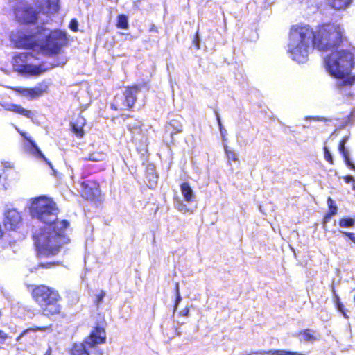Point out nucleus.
Here are the masks:
<instances>
[{
    "instance_id": "f257e3e1",
    "label": "nucleus",
    "mask_w": 355,
    "mask_h": 355,
    "mask_svg": "<svg viewBox=\"0 0 355 355\" xmlns=\"http://www.w3.org/2000/svg\"><path fill=\"white\" fill-rule=\"evenodd\" d=\"M288 52L293 60L304 62L311 46L321 52L330 51L325 58V67L336 78L347 76L354 67V55L349 49L338 48L347 41L345 31L340 24L326 21L319 24L315 30L309 25L296 24L289 32Z\"/></svg>"
},
{
    "instance_id": "f03ea898",
    "label": "nucleus",
    "mask_w": 355,
    "mask_h": 355,
    "mask_svg": "<svg viewBox=\"0 0 355 355\" xmlns=\"http://www.w3.org/2000/svg\"><path fill=\"white\" fill-rule=\"evenodd\" d=\"M69 223H42L33 233V240L40 257L54 256L69 242Z\"/></svg>"
},
{
    "instance_id": "7ed1b4c3",
    "label": "nucleus",
    "mask_w": 355,
    "mask_h": 355,
    "mask_svg": "<svg viewBox=\"0 0 355 355\" xmlns=\"http://www.w3.org/2000/svg\"><path fill=\"white\" fill-rule=\"evenodd\" d=\"M29 213L33 218L40 222H67L65 219L59 221L58 216L60 209L57 204L46 196H38L31 201Z\"/></svg>"
},
{
    "instance_id": "20e7f679",
    "label": "nucleus",
    "mask_w": 355,
    "mask_h": 355,
    "mask_svg": "<svg viewBox=\"0 0 355 355\" xmlns=\"http://www.w3.org/2000/svg\"><path fill=\"white\" fill-rule=\"evenodd\" d=\"M33 296L45 315H55L60 313L61 306L59 302L61 297L57 291L40 285L33 291Z\"/></svg>"
},
{
    "instance_id": "39448f33",
    "label": "nucleus",
    "mask_w": 355,
    "mask_h": 355,
    "mask_svg": "<svg viewBox=\"0 0 355 355\" xmlns=\"http://www.w3.org/2000/svg\"><path fill=\"white\" fill-rule=\"evenodd\" d=\"M41 37L39 51L50 57L60 54L69 43L67 33L59 29L52 30L48 34L42 32Z\"/></svg>"
},
{
    "instance_id": "423d86ee",
    "label": "nucleus",
    "mask_w": 355,
    "mask_h": 355,
    "mask_svg": "<svg viewBox=\"0 0 355 355\" xmlns=\"http://www.w3.org/2000/svg\"><path fill=\"white\" fill-rule=\"evenodd\" d=\"M140 89L141 86L137 84L126 87L121 95L114 96L110 108L114 111H133Z\"/></svg>"
},
{
    "instance_id": "0eeeda50",
    "label": "nucleus",
    "mask_w": 355,
    "mask_h": 355,
    "mask_svg": "<svg viewBox=\"0 0 355 355\" xmlns=\"http://www.w3.org/2000/svg\"><path fill=\"white\" fill-rule=\"evenodd\" d=\"M46 29L43 27H39L37 31L32 33L28 31H18L12 36V41L15 46L24 49H40V43L42 40L41 35L42 32H46Z\"/></svg>"
},
{
    "instance_id": "6e6552de",
    "label": "nucleus",
    "mask_w": 355,
    "mask_h": 355,
    "mask_svg": "<svg viewBox=\"0 0 355 355\" xmlns=\"http://www.w3.org/2000/svg\"><path fill=\"white\" fill-rule=\"evenodd\" d=\"M106 333L103 328L96 327L82 343H76L71 350V355H89L92 349L99 344L104 343Z\"/></svg>"
},
{
    "instance_id": "1a4fd4ad",
    "label": "nucleus",
    "mask_w": 355,
    "mask_h": 355,
    "mask_svg": "<svg viewBox=\"0 0 355 355\" xmlns=\"http://www.w3.org/2000/svg\"><path fill=\"white\" fill-rule=\"evenodd\" d=\"M13 12L16 20L20 24H35L38 19L39 12L28 3L17 5L13 9Z\"/></svg>"
},
{
    "instance_id": "9d476101",
    "label": "nucleus",
    "mask_w": 355,
    "mask_h": 355,
    "mask_svg": "<svg viewBox=\"0 0 355 355\" xmlns=\"http://www.w3.org/2000/svg\"><path fill=\"white\" fill-rule=\"evenodd\" d=\"M29 58H35L32 53H19L14 57L15 64L18 67V71L31 76H38L45 71L41 66L24 64Z\"/></svg>"
},
{
    "instance_id": "9b49d317",
    "label": "nucleus",
    "mask_w": 355,
    "mask_h": 355,
    "mask_svg": "<svg viewBox=\"0 0 355 355\" xmlns=\"http://www.w3.org/2000/svg\"><path fill=\"white\" fill-rule=\"evenodd\" d=\"M82 196L94 202L101 201V193L100 186L95 180H87L80 182Z\"/></svg>"
},
{
    "instance_id": "f8f14e48",
    "label": "nucleus",
    "mask_w": 355,
    "mask_h": 355,
    "mask_svg": "<svg viewBox=\"0 0 355 355\" xmlns=\"http://www.w3.org/2000/svg\"><path fill=\"white\" fill-rule=\"evenodd\" d=\"M12 90L24 96L28 97L29 99H35L47 93L49 90V85L43 81L37 85V86L31 88H26L21 87H12Z\"/></svg>"
},
{
    "instance_id": "ddd939ff",
    "label": "nucleus",
    "mask_w": 355,
    "mask_h": 355,
    "mask_svg": "<svg viewBox=\"0 0 355 355\" xmlns=\"http://www.w3.org/2000/svg\"><path fill=\"white\" fill-rule=\"evenodd\" d=\"M85 125V118L81 116L80 114H78L77 117L71 122L70 126L71 130L74 135H76L78 138H82L85 135V131L83 130V128Z\"/></svg>"
},
{
    "instance_id": "4468645a",
    "label": "nucleus",
    "mask_w": 355,
    "mask_h": 355,
    "mask_svg": "<svg viewBox=\"0 0 355 355\" xmlns=\"http://www.w3.org/2000/svg\"><path fill=\"white\" fill-rule=\"evenodd\" d=\"M5 110L15 114H18L21 116H23L27 119H32L35 116L34 112L31 110H27L24 108L21 105L16 103H9L7 104L5 107Z\"/></svg>"
},
{
    "instance_id": "2eb2a0df",
    "label": "nucleus",
    "mask_w": 355,
    "mask_h": 355,
    "mask_svg": "<svg viewBox=\"0 0 355 355\" xmlns=\"http://www.w3.org/2000/svg\"><path fill=\"white\" fill-rule=\"evenodd\" d=\"M21 214L17 209H9L4 213V222H21Z\"/></svg>"
},
{
    "instance_id": "dca6fc26",
    "label": "nucleus",
    "mask_w": 355,
    "mask_h": 355,
    "mask_svg": "<svg viewBox=\"0 0 355 355\" xmlns=\"http://www.w3.org/2000/svg\"><path fill=\"white\" fill-rule=\"evenodd\" d=\"M180 190L184 201L191 202L194 200L195 196L188 182H184L180 184Z\"/></svg>"
},
{
    "instance_id": "f3484780",
    "label": "nucleus",
    "mask_w": 355,
    "mask_h": 355,
    "mask_svg": "<svg viewBox=\"0 0 355 355\" xmlns=\"http://www.w3.org/2000/svg\"><path fill=\"white\" fill-rule=\"evenodd\" d=\"M107 159V154L103 151H94L88 154L85 157H83V160L91 161L94 162H101L105 161Z\"/></svg>"
},
{
    "instance_id": "a211bd4d",
    "label": "nucleus",
    "mask_w": 355,
    "mask_h": 355,
    "mask_svg": "<svg viewBox=\"0 0 355 355\" xmlns=\"http://www.w3.org/2000/svg\"><path fill=\"white\" fill-rule=\"evenodd\" d=\"M327 202L329 209L326 214L324 216L323 222H327L332 216H335L337 214L338 208L334 200L331 197H328Z\"/></svg>"
},
{
    "instance_id": "6ab92c4d",
    "label": "nucleus",
    "mask_w": 355,
    "mask_h": 355,
    "mask_svg": "<svg viewBox=\"0 0 355 355\" xmlns=\"http://www.w3.org/2000/svg\"><path fill=\"white\" fill-rule=\"evenodd\" d=\"M338 150L340 153V154L342 155L345 164L350 169L355 171V165L350 161V159L349 157V152L345 148V144H343V143H339Z\"/></svg>"
},
{
    "instance_id": "aec40b11",
    "label": "nucleus",
    "mask_w": 355,
    "mask_h": 355,
    "mask_svg": "<svg viewBox=\"0 0 355 355\" xmlns=\"http://www.w3.org/2000/svg\"><path fill=\"white\" fill-rule=\"evenodd\" d=\"M116 26L120 29H128L129 24L128 16L124 14L119 15L116 17Z\"/></svg>"
},
{
    "instance_id": "412c9836",
    "label": "nucleus",
    "mask_w": 355,
    "mask_h": 355,
    "mask_svg": "<svg viewBox=\"0 0 355 355\" xmlns=\"http://www.w3.org/2000/svg\"><path fill=\"white\" fill-rule=\"evenodd\" d=\"M329 5L335 9H345L352 1V0H327Z\"/></svg>"
},
{
    "instance_id": "4be33fe9",
    "label": "nucleus",
    "mask_w": 355,
    "mask_h": 355,
    "mask_svg": "<svg viewBox=\"0 0 355 355\" xmlns=\"http://www.w3.org/2000/svg\"><path fill=\"white\" fill-rule=\"evenodd\" d=\"M31 145L35 150L36 156L44 161L51 169H53L52 163L44 156L37 144L34 141H31Z\"/></svg>"
},
{
    "instance_id": "5701e85b",
    "label": "nucleus",
    "mask_w": 355,
    "mask_h": 355,
    "mask_svg": "<svg viewBox=\"0 0 355 355\" xmlns=\"http://www.w3.org/2000/svg\"><path fill=\"white\" fill-rule=\"evenodd\" d=\"M225 151L226 153V156L227 158V160L229 163L234 162V163H239V159L238 157L237 154L232 150L228 148V147H225Z\"/></svg>"
},
{
    "instance_id": "b1692460",
    "label": "nucleus",
    "mask_w": 355,
    "mask_h": 355,
    "mask_svg": "<svg viewBox=\"0 0 355 355\" xmlns=\"http://www.w3.org/2000/svg\"><path fill=\"white\" fill-rule=\"evenodd\" d=\"M300 334L303 336L304 340L306 342L314 341L318 339L316 335L312 333L310 329H305L300 332Z\"/></svg>"
},
{
    "instance_id": "393cba45",
    "label": "nucleus",
    "mask_w": 355,
    "mask_h": 355,
    "mask_svg": "<svg viewBox=\"0 0 355 355\" xmlns=\"http://www.w3.org/2000/svg\"><path fill=\"white\" fill-rule=\"evenodd\" d=\"M46 7H47V12H49V13H55L59 10V6L57 2V0L53 1L51 2L50 1H48Z\"/></svg>"
},
{
    "instance_id": "a878e982",
    "label": "nucleus",
    "mask_w": 355,
    "mask_h": 355,
    "mask_svg": "<svg viewBox=\"0 0 355 355\" xmlns=\"http://www.w3.org/2000/svg\"><path fill=\"white\" fill-rule=\"evenodd\" d=\"M355 83V76H349L344 79L342 82L338 84V87L340 88L345 85L352 86Z\"/></svg>"
},
{
    "instance_id": "bb28decb",
    "label": "nucleus",
    "mask_w": 355,
    "mask_h": 355,
    "mask_svg": "<svg viewBox=\"0 0 355 355\" xmlns=\"http://www.w3.org/2000/svg\"><path fill=\"white\" fill-rule=\"evenodd\" d=\"M324 159L330 164H334L333 157L327 146L323 147Z\"/></svg>"
},
{
    "instance_id": "cd10ccee",
    "label": "nucleus",
    "mask_w": 355,
    "mask_h": 355,
    "mask_svg": "<svg viewBox=\"0 0 355 355\" xmlns=\"http://www.w3.org/2000/svg\"><path fill=\"white\" fill-rule=\"evenodd\" d=\"M175 294H176V301H175V308L176 309L178 304L182 300V297H181V295H180V290H179V283L178 282L175 283Z\"/></svg>"
},
{
    "instance_id": "c85d7f7f",
    "label": "nucleus",
    "mask_w": 355,
    "mask_h": 355,
    "mask_svg": "<svg viewBox=\"0 0 355 355\" xmlns=\"http://www.w3.org/2000/svg\"><path fill=\"white\" fill-rule=\"evenodd\" d=\"M69 27L72 30L73 32H77L78 30V22L76 19H73L70 21Z\"/></svg>"
},
{
    "instance_id": "c756f323",
    "label": "nucleus",
    "mask_w": 355,
    "mask_h": 355,
    "mask_svg": "<svg viewBox=\"0 0 355 355\" xmlns=\"http://www.w3.org/2000/svg\"><path fill=\"white\" fill-rule=\"evenodd\" d=\"M168 125L170 126L173 127V131L171 132V135L177 134V133L181 132L182 131V125H180V124L175 125L173 124L172 122H170L168 123Z\"/></svg>"
},
{
    "instance_id": "7c9ffc66",
    "label": "nucleus",
    "mask_w": 355,
    "mask_h": 355,
    "mask_svg": "<svg viewBox=\"0 0 355 355\" xmlns=\"http://www.w3.org/2000/svg\"><path fill=\"white\" fill-rule=\"evenodd\" d=\"M105 296V292L104 291H101L98 295L96 296V303L97 305L103 302V298Z\"/></svg>"
},
{
    "instance_id": "2f4dec72",
    "label": "nucleus",
    "mask_w": 355,
    "mask_h": 355,
    "mask_svg": "<svg viewBox=\"0 0 355 355\" xmlns=\"http://www.w3.org/2000/svg\"><path fill=\"white\" fill-rule=\"evenodd\" d=\"M337 306H338V309L339 310V311H340L343 313V316L345 318H347L348 316L344 311V306L340 302H338L337 303Z\"/></svg>"
},
{
    "instance_id": "473e14b6",
    "label": "nucleus",
    "mask_w": 355,
    "mask_h": 355,
    "mask_svg": "<svg viewBox=\"0 0 355 355\" xmlns=\"http://www.w3.org/2000/svg\"><path fill=\"white\" fill-rule=\"evenodd\" d=\"M341 233L343 234L347 235L354 243H355V234L352 232H343L340 231Z\"/></svg>"
},
{
    "instance_id": "72a5a7b5",
    "label": "nucleus",
    "mask_w": 355,
    "mask_h": 355,
    "mask_svg": "<svg viewBox=\"0 0 355 355\" xmlns=\"http://www.w3.org/2000/svg\"><path fill=\"white\" fill-rule=\"evenodd\" d=\"M343 179L346 183H349L351 182H354V178L350 175H347L343 177Z\"/></svg>"
},
{
    "instance_id": "f704fd0d",
    "label": "nucleus",
    "mask_w": 355,
    "mask_h": 355,
    "mask_svg": "<svg viewBox=\"0 0 355 355\" xmlns=\"http://www.w3.org/2000/svg\"><path fill=\"white\" fill-rule=\"evenodd\" d=\"M131 117V116L128 114H124V113H121L119 114V118H121L122 119L123 121L126 120V119H128Z\"/></svg>"
},
{
    "instance_id": "c9c22d12",
    "label": "nucleus",
    "mask_w": 355,
    "mask_h": 355,
    "mask_svg": "<svg viewBox=\"0 0 355 355\" xmlns=\"http://www.w3.org/2000/svg\"><path fill=\"white\" fill-rule=\"evenodd\" d=\"M348 139H349V136H345L340 139L339 143H343V144H346Z\"/></svg>"
},
{
    "instance_id": "e433bc0d",
    "label": "nucleus",
    "mask_w": 355,
    "mask_h": 355,
    "mask_svg": "<svg viewBox=\"0 0 355 355\" xmlns=\"http://www.w3.org/2000/svg\"><path fill=\"white\" fill-rule=\"evenodd\" d=\"M8 338V335L4 333L3 331L0 330V338L5 340Z\"/></svg>"
},
{
    "instance_id": "4c0bfd02",
    "label": "nucleus",
    "mask_w": 355,
    "mask_h": 355,
    "mask_svg": "<svg viewBox=\"0 0 355 355\" xmlns=\"http://www.w3.org/2000/svg\"><path fill=\"white\" fill-rule=\"evenodd\" d=\"M340 222L349 223V222H353V220L350 218H343L340 219Z\"/></svg>"
},
{
    "instance_id": "58836bf2",
    "label": "nucleus",
    "mask_w": 355,
    "mask_h": 355,
    "mask_svg": "<svg viewBox=\"0 0 355 355\" xmlns=\"http://www.w3.org/2000/svg\"><path fill=\"white\" fill-rule=\"evenodd\" d=\"M354 223H340V226L341 227H350L352 226V225H353Z\"/></svg>"
},
{
    "instance_id": "ea45409f",
    "label": "nucleus",
    "mask_w": 355,
    "mask_h": 355,
    "mask_svg": "<svg viewBox=\"0 0 355 355\" xmlns=\"http://www.w3.org/2000/svg\"><path fill=\"white\" fill-rule=\"evenodd\" d=\"M150 31H154V32L157 33V27L155 25H152L150 28Z\"/></svg>"
},
{
    "instance_id": "a19ab883",
    "label": "nucleus",
    "mask_w": 355,
    "mask_h": 355,
    "mask_svg": "<svg viewBox=\"0 0 355 355\" xmlns=\"http://www.w3.org/2000/svg\"><path fill=\"white\" fill-rule=\"evenodd\" d=\"M44 355H51V350H48Z\"/></svg>"
},
{
    "instance_id": "79ce46f5",
    "label": "nucleus",
    "mask_w": 355,
    "mask_h": 355,
    "mask_svg": "<svg viewBox=\"0 0 355 355\" xmlns=\"http://www.w3.org/2000/svg\"><path fill=\"white\" fill-rule=\"evenodd\" d=\"M189 313V310H187V311H184L185 315H187Z\"/></svg>"
},
{
    "instance_id": "37998d69",
    "label": "nucleus",
    "mask_w": 355,
    "mask_h": 355,
    "mask_svg": "<svg viewBox=\"0 0 355 355\" xmlns=\"http://www.w3.org/2000/svg\"><path fill=\"white\" fill-rule=\"evenodd\" d=\"M189 313V310H187V311H184L185 315H187Z\"/></svg>"
}]
</instances>
